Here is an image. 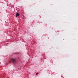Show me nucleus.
I'll use <instances>...</instances> for the list:
<instances>
[{"mask_svg":"<svg viewBox=\"0 0 78 78\" xmlns=\"http://www.w3.org/2000/svg\"><path fill=\"white\" fill-rule=\"evenodd\" d=\"M11 61L12 62V63L14 64L16 62V60L14 58H11Z\"/></svg>","mask_w":78,"mask_h":78,"instance_id":"nucleus-1","label":"nucleus"},{"mask_svg":"<svg viewBox=\"0 0 78 78\" xmlns=\"http://www.w3.org/2000/svg\"><path fill=\"white\" fill-rule=\"evenodd\" d=\"M38 74H39V73H36V75H37Z\"/></svg>","mask_w":78,"mask_h":78,"instance_id":"nucleus-3","label":"nucleus"},{"mask_svg":"<svg viewBox=\"0 0 78 78\" xmlns=\"http://www.w3.org/2000/svg\"><path fill=\"white\" fill-rule=\"evenodd\" d=\"M19 16V13H16V17H18V16Z\"/></svg>","mask_w":78,"mask_h":78,"instance_id":"nucleus-2","label":"nucleus"}]
</instances>
